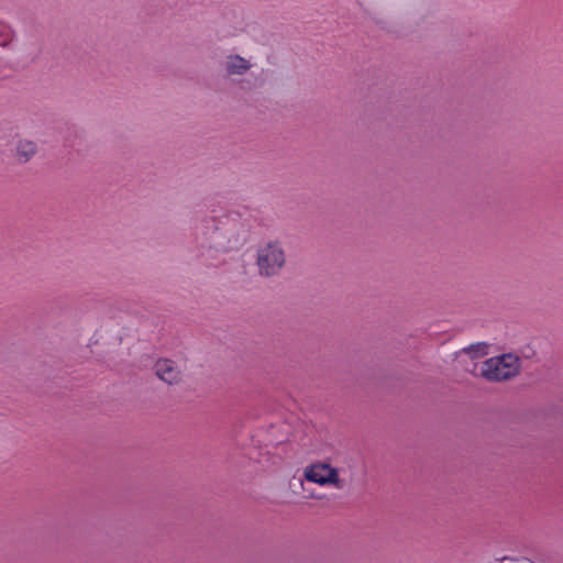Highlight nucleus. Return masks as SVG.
I'll use <instances>...</instances> for the list:
<instances>
[{
  "mask_svg": "<svg viewBox=\"0 0 563 563\" xmlns=\"http://www.w3.org/2000/svg\"><path fill=\"white\" fill-rule=\"evenodd\" d=\"M286 264L285 250L280 242L271 241L257 249L256 265L264 277L278 275Z\"/></svg>",
  "mask_w": 563,
  "mask_h": 563,
  "instance_id": "nucleus-1",
  "label": "nucleus"
},
{
  "mask_svg": "<svg viewBox=\"0 0 563 563\" xmlns=\"http://www.w3.org/2000/svg\"><path fill=\"white\" fill-rule=\"evenodd\" d=\"M520 358L514 354H503L486 360L482 366V376L490 382L507 380L518 375Z\"/></svg>",
  "mask_w": 563,
  "mask_h": 563,
  "instance_id": "nucleus-2",
  "label": "nucleus"
},
{
  "mask_svg": "<svg viewBox=\"0 0 563 563\" xmlns=\"http://www.w3.org/2000/svg\"><path fill=\"white\" fill-rule=\"evenodd\" d=\"M303 479L308 482L317 483L319 485L333 484L336 489H344L346 485L344 479L339 477L338 470L331 467L329 464H313L308 466L302 476L294 477L290 482V486L296 485L302 487Z\"/></svg>",
  "mask_w": 563,
  "mask_h": 563,
  "instance_id": "nucleus-3",
  "label": "nucleus"
},
{
  "mask_svg": "<svg viewBox=\"0 0 563 563\" xmlns=\"http://www.w3.org/2000/svg\"><path fill=\"white\" fill-rule=\"evenodd\" d=\"M155 375L168 385L178 384L183 379L179 366L169 358H159L154 364Z\"/></svg>",
  "mask_w": 563,
  "mask_h": 563,
  "instance_id": "nucleus-4",
  "label": "nucleus"
},
{
  "mask_svg": "<svg viewBox=\"0 0 563 563\" xmlns=\"http://www.w3.org/2000/svg\"><path fill=\"white\" fill-rule=\"evenodd\" d=\"M37 153V145L35 142L22 139L15 145V157L18 162L25 164L30 162Z\"/></svg>",
  "mask_w": 563,
  "mask_h": 563,
  "instance_id": "nucleus-5",
  "label": "nucleus"
},
{
  "mask_svg": "<svg viewBox=\"0 0 563 563\" xmlns=\"http://www.w3.org/2000/svg\"><path fill=\"white\" fill-rule=\"evenodd\" d=\"M252 67L251 63L240 55H230L225 62L228 75H243Z\"/></svg>",
  "mask_w": 563,
  "mask_h": 563,
  "instance_id": "nucleus-6",
  "label": "nucleus"
},
{
  "mask_svg": "<svg viewBox=\"0 0 563 563\" xmlns=\"http://www.w3.org/2000/svg\"><path fill=\"white\" fill-rule=\"evenodd\" d=\"M14 38L11 26L0 22V46H8Z\"/></svg>",
  "mask_w": 563,
  "mask_h": 563,
  "instance_id": "nucleus-7",
  "label": "nucleus"
},
{
  "mask_svg": "<svg viewBox=\"0 0 563 563\" xmlns=\"http://www.w3.org/2000/svg\"><path fill=\"white\" fill-rule=\"evenodd\" d=\"M487 345L485 343L472 344L463 349V352L470 354L471 357H478L486 354Z\"/></svg>",
  "mask_w": 563,
  "mask_h": 563,
  "instance_id": "nucleus-8",
  "label": "nucleus"
}]
</instances>
